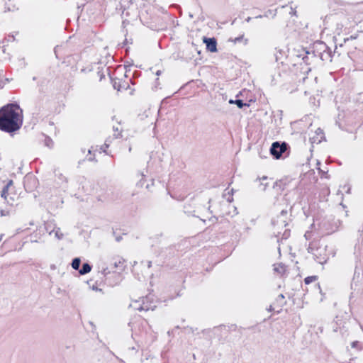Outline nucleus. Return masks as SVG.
I'll return each mask as SVG.
<instances>
[{
    "label": "nucleus",
    "mask_w": 363,
    "mask_h": 363,
    "mask_svg": "<svg viewBox=\"0 0 363 363\" xmlns=\"http://www.w3.org/2000/svg\"><path fill=\"white\" fill-rule=\"evenodd\" d=\"M286 216V213H284V211H282L281 215L277 217V220H272V224L274 226L277 227V233L278 234L281 233V232L279 230L285 228L287 225L286 223V220H285Z\"/></svg>",
    "instance_id": "423d86ee"
},
{
    "label": "nucleus",
    "mask_w": 363,
    "mask_h": 363,
    "mask_svg": "<svg viewBox=\"0 0 363 363\" xmlns=\"http://www.w3.org/2000/svg\"><path fill=\"white\" fill-rule=\"evenodd\" d=\"M230 104L235 103L239 108H242V106L245 105L242 100L238 99L235 101L233 100H230Z\"/></svg>",
    "instance_id": "2eb2a0df"
},
{
    "label": "nucleus",
    "mask_w": 363,
    "mask_h": 363,
    "mask_svg": "<svg viewBox=\"0 0 363 363\" xmlns=\"http://www.w3.org/2000/svg\"><path fill=\"white\" fill-rule=\"evenodd\" d=\"M32 242H38V240H36V239L33 240H32Z\"/></svg>",
    "instance_id": "c756f323"
},
{
    "label": "nucleus",
    "mask_w": 363,
    "mask_h": 363,
    "mask_svg": "<svg viewBox=\"0 0 363 363\" xmlns=\"http://www.w3.org/2000/svg\"><path fill=\"white\" fill-rule=\"evenodd\" d=\"M286 148L287 145L285 143L280 145L278 142H274L272 145L270 152L276 159H279L286 150Z\"/></svg>",
    "instance_id": "20e7f679"
},
{
    "label": "nucleus",
    "mask_w": 363,
    "mask_h": 363,
    "mask_svg": "<svg viewBox=\"0 0 363 363\" xmlns=\"http://www.w3.org/2000/svg\"><path fill=\"white\" fill-rule=\"evenodd\" d=\"M352 347L353 348H357L358 350H360V347L359 346V342L358 341H354L351 344Z\"/></svg>",
    "instance_id": "f3484780"
},
{
    "label": "nucleus",
    "mask_w": 363,
    "mask_h": 363,
    "mask_svg": "<svg viewBox=\"0 0 363 363\" xmlns=\"http://www.w3.org/2000/svg\"><path fill=\"white\" fill-rule=\"evenodd\" d=\"M311 280H312V277H307L305 279V282H306V284H308L311 281Z\"/></svg>",
    "instance_id": "412c9836"
},
{
    "label": "nucleus",
    "mask_w": 363,
    "mask_h": 363,
    "mask_svg": "<svg viewBox=\"0 0 363 363\" xmlns=\"http://www.w3.org/2000/svg\"><path fill=\"white\" fill-rule=\"evenodd\" d=\"M203 42L206 44V48L208 50L211 52H216L217 50L216 48V41L214 38H204Z\"/></svg>",
    "instance_id": "0eeeda50"
},
{
    "label": "nucleus",
    "mask_w": 363,
    "mask_h": 363,
    "mask_svg": "<svg viewBox=\"0 0 363 363\" xmlns=\"http://www.w3.org/2000/svg\"><path fill=\"white\" fill-rule=\"evenodd\" d=\"M13 184V181L9 180L6 185L4 187L2 191H1V197L5 199V201L10 205H13V202L15 201V199L13 196L10 195L9 193L10 187Z\"/></svg>",
    "instance_id": "39448f33"
},
{
    "label": "nucleus",
    "mask_w": 363,
    "mask_h": 363,
    "mask_svg": "<svg viewBox=\"0 0 363 363\" xmlns=\"http://www.w3.org/2000/svg\"><path fill=\"white\" fill-rule=\"evenodd\" d=\"M88 160H89V161H92L94 159H93L91 157H88Z\"/></svg>",
    "instance_id": "bb28decb"
},
{
    "label": "nucleus",
    "mask_w": 363,
    "mask_h": 363,
    "mask_svg": "<svg viewBox=\"0 0 363 363\" xmlns=\"http://www.w3.org/2000/svg\"><path fill=\"white\" fill-rule=\"evenodd\" d=\"M289 233L286 232V230L284 233V236L286 237L288 236Z\"/></svg>",
    "instance_id": "5701e85b"
},
{
    "label": "nucleus",
    "mask_w": 363,
    "mask_h": 363,
    "mask_svg": "<svg viewBox=\"0 0 363 363\" xmlns=\"http://www.w3.org/2000/svg\"><path fill=\"white\" fill-rule=\"evenodd\" d=\"M23 124V111L17 104H8L0 109V129L11 133Z\"/></svg>",
    "instance_id": "f257e3e1"
},
{
    "label": "nucleus",
    "mask_w": 363,
    "mask_h": 363,
    "mask_svg": "<svg viewBox=\"0 0 363 363\" xmlns=\"http://www.w3.org/2000/svg\"><path fill=\"white\" fill-rule=\"evenodd\" d=\"M124 260L122 258H118L113 263L114 268L121 269L123 267Z\"/></svg>",
    "instance_id": "ddd939ff"
},
{
    "label": "nucleus",
    "mask_w": 363,
    "mask_h": 363,
    "mask_svg": "<svg viewBox=\"0 0 363 363\" xmlns=\"http://www.w3.org/2000/svg\"><path fill=\"white\" fill-rule=\"evenodd\" d=\"M262 179V180H266V179H267V177H263Z\"/></svg>",
    "instance_id": "c85d7f7f"
},
{
    "label": "nucleus",
    "mask_w": 363,
    "mask_h": 363,
    "mask_svg": "<svg viewBox=\"0 0 363 363\" xmlns=\"http://www.w3.org/2000/svg\"><path fill=\"white\" fill-rule=\"evenodd\" d=\"M278 298L283 300L284 298V296L282 294H279Z\"/></svg>",
    "instance_id": "4be33fe9"
},
{
    "label": "nucleus",
    "mask_w": 363,
    "mask_h": 363,
    "mask_svg": "<svg viewBox=\"0 0 363 363\" xmlns=\"http://www.w3.org/2000/svg\"><path fill=\"white\" fill-rule=\"evenodd\" d=\"M113 87H114V89H117L118 91H120L121 89V86L119 84H118L116 82H115L113 83Z\"/></svg>",
    "instance_id": "a211bd4d"
},
{
    "label": "nucleus",
    "mask_w": 363,
    "mask_h": 363,
    "mask_svg": "<svg viewBox=\"0 0 363 363\" xmlns=\"http://www.w3.org/2000/svg\"><path fill=\"white\" fill-rule=\"evenodd\" d=\"M80 263H81V260L79 258L77 257V258H74L73 260H72V267L74 269H79V266H80Z\"/></svg>",
    "instance_id": "4468645a"
},
{
    "label": "nucleus",
    "mask_w": 363,
    "mask_h": 363,
    "mask_svg": "<svg viewBox=\"0 0 363 363\" xmlns=\"http://www.w3.org/2000/svg\"><path fill=\"white\" fill-rule=\"evenodd\" d=\"M160 73H161V72L159 70V71H157V72H156V74H157V75H160Z\"/></svg>",
    "instance_id": "a878e982"
},
{
    "label": "nucleus",
    "mask_w": 363,
    "mask_h": 363,
    "mask_svg": "<svg viewBox=\"0 0 363 363\" xmlns=\"http://www.w3.org/2000/svg\"><path fill=\"white\" fill-rule=\"evenodd\" d=\"M45 230L48 232L49 235H52L54 234V236L57 240H61L63 238V233L61 232L60 228H55L53 230H49L50 226L49 225H45Z\"/></svg>",
    "instance_id": "6e6552de"
},
{
    "label": "nucleus",
    "mask_w": 363,
    "mask_h": 363,
    "mask_svg": "<svg viewBox=\"0 0 363 363\" xmlns=\"http://www.w3.org/2000/svg\"><path fill=\"white\" fill-rule=\"evenodd\" d=\"M2 238H3V235H0V242H1V240H2Z\"/></svg>",
    "instance_id": "cd10ccee"
},
{
    "label": "nucleus",
    "mask_w": 363,
    "mask_h": 363,
    "mask_svg": "<svg viewBox=\"0 0 363 363\" xmlns=\"http://www.w3.org/2000/svg\"><path fill=\"white\" fill-rule=\"evenodd\" d=\"M110 273L111 271L107 267L103 269L101 271V274L104 275V277H106Z\"/></svg>",
    "instance_id": "dca6fc26"
},
{
    "label": "nucleus",
    "mask_w": 363,
    "mask_h": 363,
    "mask_svg": "<svg viewBox=\"0 0 363 363\" xmlns=\"http://www.w3.org/2000/svg\"><path fill=\"white\" fill-rule=\"evenodd\" d=\"M139 174L141 177V178H143L145 177V175L143 173H140Z\"/></svg>",
    "instance_id": "b1692460"
},
{
    "label": "nucleus",
    "mask_w": 363,
    "mask_h": 363,
    "mask_svg": "<svg viewBox=\"0 0 363 363\" xmlns=\"http://www.w3.org/2000/svg\"><path fill=\"white\" fill-rule=\"evenodd\" d=\"M15 9V5H8L7 10L8 11H13Z\"/></svg>",
    "instance_id": "6ab92c4d"
},
{
    "label": "nucleus",
    "mask_w": 363,
    "mask_h": 363,
    "mask_svg": "<svg viewBox=\"0 0 363 363\" xmlns=\"http://www.w3.org/2000/svg\"><path fill=\"white\" fill-rule=\"evenodd\" d=\"M128 150H129V152L131 151V147H129Z\"/></svg>",
    "instance_id": "7c9ffc66"
},
{
    "label": "nucleus",
    "mask_w": 363,
    "mask_h": 363,
    "mask_svg": "<svg viewBox=\"0 0 363 363\" xmlns=\"http://www.w3.org/2000/svg\"><path fill=\"white\" fill-rule=\"evenodd\" d=\"M230 41L233 42L234 44L242 43L243 45H245L248 43V39L245 38L244 35H241L239 37L235 38L233 39L230 38Z\"/></svg>",
    "instance_id": "9d476101"
},
{
    "label": "nucleus",
    "mask_w": 363,
    "mask_h": 363,
    "mask_svg": "<svg viewBox=\"0 0 363 363\" xmlns=\"http://www.w3.org/2000/svg\"><path fill=\"white\" fill-rule=\"evenodd\" d=\"M274 272H277L279 274H283L286 271L285 265L282 264H277L274 265Z\"/></svg>",
    "instance_id": "9b49d317"
},
{
    "label": "nucleus",
    "mask_w": 363,
    "mask_h": 363,
    "mask_svg": "<svg viewBox=\"0 0 363 363\" xmlns=\"http://www.w3.org/2000/svg\"><path fill=\"white\" fill-rule=\"evenodd\" d=\"M104 145L106 146V147H108V144L107 143V141H106Z\"/></svg>",
    "instance_id": "393cba45"
},
{
    "label": "nucleus",
    "mask_w": 363,
    "mask_h": 363,
    "mask_svg": "<svg viewBox=\"0 0 363 363\" xmlns=\"http://www.w3.org/2000/svg\"><path fill=\"white\" fill-rule=\"evenodd\" d=\"M135 310L148 311H153L156 308V301L152 295H149L142 298L140 300L135 301L131 305Z\"/></svg>",
    "instance_id": "f03ea898"
},
{
    "label": "nucleus",
    "mask_w": 363,
    "mask_h": 363,
    "mask_svg": "<svg viewBox=\"0 0 363 363\" xmlns=\"http://www.w3.org/2000/svg\"><path fill=\"white\" fill-rule=\"evenodd\" d=\"M91 269V266L88 263H84L83 264L82 269H79V272L80 274H86L89 273Z\"/></svg>",
    "instance_id": "f8f14e48"
},
{
    "label": "nucleus",
    "mask_w": 363,
    "mask_h": 363,
    "mask_svg": "<svg viewBox=\"0 0 363 363\" xmlns=\"http://www.w3.org/2000/svg\"><path fill=\"white\" fill-rule=\"evenodd\" d=\"M290 14L294 15V16H296V11L294 9H293L292 7H291Z\"/></svg>",
    "instance_id": "aec40b11"
},
{
    "label": "nucleus",
    "mask_w": 363,
    "mask_h": 363,
    "mask_svg": "<svg viewBox=\"0 0 363 363\" xmlns=\"http://www.w3.org/2000/svg\"><path fill=\"white\" fill-rule=\"evenodd\" d=\"M315 134L317 135L316 136H314V137H312L311 138V142L312 143H320L323 138H324V134H323V131L322 129L320 128H318L316 130H315Z\"/></svg>",
    "instance_id": "1a4fd4ad"
},
{
    "label": "nucleus",
    "mask_w": 363,
    "mask_h": 363,
    "mask_svg": "<svg viewBox=\"0 0 363 363\" xmlns=\"http://www.w3.org/2000/svg\"><path fill=\"white\" fill-rule=\"evenodd\" d=\"M314 244H311L308 247V252H311L314 259L320 264H323L327 262L329 258L327 254V247L320 246L315 249L313 247Z\"/></svg>",
    "instance_id": "7ed1b4c3"
}]
</instances>
